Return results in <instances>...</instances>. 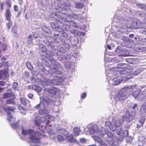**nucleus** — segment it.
I'll list each match as a JSON object with an SVG mask.
<instances>
[{
	"instance_id": "f257e3e1",
	"label": "nucleus",
	"mask_w": 146,
	"mask_h": 146,
	"mask_svg": "<svg viewBox=\"0 0 146 146\" xmlns=\"http://www.w3.org/2000/svg\"><path fill=\"white\" fill-rule=\"evenodd\" d=\"M51 116L49 115H46L40 118L38 117H36L34 121V124L35 125L38 127V128L41 132L42 133L44 132V129L47 130L49 134L51 135L52 133V129L50 128L48 129L47 126L48 123H50L49 119Z\"/></svg>"
},
{
	"instance_id": "f03ea898",
	"label": "nucleus",
	"mask_w": 146,
	"mask_h": 146,
	"mask_svg": "<svg viewBox=\"0 0 146 146\" xmlns=\"http://www.w3.org/2000/svg\"><path fill=\"white\" fill-rule=\"evenodd\" d=\"M22 133L24 135H29V138L33 142L40 143V139L47 137V136L44 134H42L41 133L37 131L35 132L34 130L30 129L25 130L23 127L22 128Z\"/></svg>"
},
{
	"instance_id": "7ed1b4c3",
	"label": "nucleus",
	"mask_w": 146,
	"mask_h": 146,
	"mask_svg": "<svg viewBox=\"0 0 146 146\" xmlns=\"http://www.w3.org/2000/svg\"><path fill=\"white\" fill-rule=\"evenodd\" d=\"M124 65H125V64L122 63L118 64H117V67L119 68L122 69L119 70V73L121 75H124L125 76H126L131 75V72L132 71V69L124 68L123 67Z\"/></svg>"
},
{
	"instance_id": "20e7f679",
	"label": "nucleus",
	"mask_w": 146,
	"mask_h": 146,
	"mask_svg": "<svg viewBox=\"0 0 146 146\" xmlns=\"http://www.w3.org/2000/svg\"><path fill=\"white\" fill-rule=\"evenodd\" d=\"M134 115L133 113L126 112L122 116L123 121H125L127 122H129L134 119Z\"/></svg>"
},
{
	"instance_id": "39448f33",
	"label": "nucleus",
	"mask_w": 146,
	"mask_h": 146,
	"mask_svg": "<svg viewBox=\"0 0 146 146\" xmlns=\"http://www.w3.org/2000/svg\"><path fill=\"white\" fill-rule=\"evenodd\" d=\"M116 97L117 99L119 100H122L126 99L128 95V91L124 89L122 90L119 93L117 94Z\"/></svg>"
},
{
	"instance_id": "423d86ee",
	"label": "nucleus",
	"mask_w": 146,
	"mask_h": 146,
	"mask_svg": "<svg viewBox=\"0 0 146 146\" xmlns=\"http://www.w3.org/2000/svg\"><path fill=\"white\" fill-rule=\"evenodd\" d=\"M131 25L135 29H142L144 27L143 22L142 23L139 20L136 22H133Z\"/></svg>"
},
{
	"instance_id": "0eeeda50",
	"label": "nucleus",
	"mask_w": 146,
	"mask_h": 146,
	"mask_svg": "<svg viewBox=\"0 0 146 146\" xmlns=\"http://www.w3.org/2000/svg\"><path fill=\"white\" fill-rule=\"evenodd\" d=\"M52 102V101L49 98L46 99L43 98L42 101V105L44 108H46Z\"/></svg>"
},
{
	"instance_id": "6e6552de",
	"label": "nucleus",
	"mask_w": 146,
	"mask_h": 146,
	"mask_svg": "<svg viewBox=\"0 0 146 146\" xmlns=\"http://www.w3.org/2000/svg\"><path fill=\"white\" fill-rule=\"evenodd\" d=\"M11 14L10 10L9 9H6L5 14L6 19L8 21H11Z\"/></svg>"
},
{
	"instance_id": "1a4fd4ad",
	"label": "nucleus",
	"mask_w": 146,
	"mask_h": 146,
	"mask_svg": "<svg viewBox=\"0 0 146 146\" xmlns=\"http://www.w3.org/2000/svg\"><path fill=\"white\" fill-rule=\"evenodd\" d=\"M48 92L51 94H55L57 93L58 90L56 88L51 87L48 88Z\"/></svg>"
},
{
	"instance_id": "9d476101",
	"label": "nucleus",
	"mask_w": 146,
	"mask_h": 146,
	"mask_svg": "<svg viewBox=\"0 0 146 146\" xmlns=\"http://www.w3.org/2000/svg\"><path fill=\"white\" fill-rule=\"evenodd\" d=\"M140 113L141 114H146V104L144 103L142 105L140 109Z\"/></svg>"
},
{
	"instance_id": "9b49d317",
	"label": "nucleus",
	"mask_w": 146,
	"mask_h": 146,
	"mask_svg": "<svg viewBox=\"0 0 146 146\" xmlns=\"http://www.w3.org/2000/svg\"><path fill=\"white\" fill-rule=\"evenodd\" d=\"M3 109L5 111H13L16 108H14L13 106H8L3 107Z\"/></svg>"
},
{
	"instance_id": "f8f14e48",
	"label": "nucleus",
	"mask_w": 146,
	"mask_h": 146,
	"mask_svg": "<svg viewBox=\"0 0 146 146\" xmlns=\"http://www.w3.org/2000/svg\"><path fill=\"white\" fill-rule=\"evenodd\" d=\"M66 139L70 143L74 142L75 141V139L74 138L73 135L71 134L66 137Z\"/></svg>"
},
{
	"instance_id": "ddd939ff",
	"label": "nucleus",
	"mask_w": 146,
	"mask_h": 146,
	"mask_svg": "<svg viewBox=\"0 0 146 146\" xmlns=\"http://www.w3.org/2000/svg\"><path fill=\"white\" fill-rule=\"evenodd\" d=\"M141 91V90L139 88H136L134 92L132 93V95L135 98H136Z\"/></svg>"
},
{
	"instance_id": "4468645a",
	"label": "nucleus",
	"mask_w": 146,
	"mask_h": 146,
	"mask_svg": "<svg viewBox=\"0 0 146 146\" xmlns=\"http://www.w3.org/2000/svg\"><path fill=\"white\" fill-rule=\"evenodd\" d=\"M18 108L21 114L25 115L26 113V110L20 105H18Z\"/></svg>"
},
{
	"instance_id": "2eb2a0df",
	"label": "nucleus",
	"mask_w": 146,
	"mask_h": 146,
	"mask_svg": "<svg viewBox=\"0 0 146 146\" xmlns=\"http://www.w3.org/2000/svg\"><path fill=\"white\" fill-rule=\"evenodd\" d=\"M145 96V94L143 92H142L141 91L136 98L138 100H143Z\"/></svg>"
},
{
	"instance_id": "dca6fc26",
	"label": "nucleus",
	"mask_w": 146,
	"mask_h": 146,
	"mask_svg": "<svg viewBox=\"0 0 146 146\" xmlns=\"http://www.w3.org/2000/svg\"><path fill=\"white\" fill-rule=\"evenodd\" d=\"M6 103L7 104H15V101L14 98H11L6 100Z\"/></svg>"
},
{
	"instance_id": "f3484780",
	"label": "nucleus",
	"mask_w": 146,
	"mask_h": 146,
	"mask_svg": "<svg viewBox=\"0 0 146 146\" xmlns=\"http://www.w3.org/2000/svg\"><path fill=\"white\" fill-rule=\"evenodd\" d=\"M73 131L74 133L76 136H78V135L79 133L81 131L80 128L77 127H75L73 129Z\"/></svg>"
},
{
	"instance_id": "a211bd4d",
	"label": "nucleus",
	"mask_w": 146,
	"mask_h": 146,
	"mask_svg": "<svg viewBox=\"0 0 146 146\" xmlns=\"http://www.w3.org/2000/svg\"><path fill=\"white\" fill-rule=\"evenodd\" d=\"M33 89L36 92H40L42 91L41 88L38 86L33 85L32 86Z\"/></svg>"
},
{
	"instance_id": "6ab92c4d",
	"label": "nucleus",
	"mask_w": 146,
	"mask_h": 146,
	"mask_svg": "<svg viewBox=\"0 0 146 146\" xmlns=\"http://www.w3.org/2000/svg\"><path fill=\"white\" fill-rule=\"evenodd\" d=\"M19 121H18L13 123H11L10 125L14 129L18 128L19 127V125L18 124L19 123Z\"/></svg>"
},
{
	"instance_id": "aec40b11",
	"label": "nucleus",
	"mask_w": 146,
	"mask_h": 146,
	"mask_svg": "<svg viewBox=\"0 0 146 146\" xmlns=\"http://www.w3.org/2000/svg\"><path fill=\"white\" fill-rule=\"evenodd\" d=\"M27 100L24 97H21L20 98V101L21 104L26 106L27 104Z\"/></svg>"
},
{
	"instance_id": "412c9836",
	"label": "nucleus",
	"mask_w": 146,
	"mask_h": 146,
	"mask_svg": "<svg viewBox=\"0 0 146 146\" xmlns=\"http://www.w3.org/2000/svg\"><path fill=\"white\" fill-rule=\"evenodd\" d=\"M132 69V71L131 72V74L135 75H138L141 72V70L139 68L133 71V68H131Z\"/></svg>"
},
{
	"instance_id": "4be33fe9",
	"label": "nucleus",
	"mask_w": 146,
	"mask_h": 146,
	"mask_svg": "<svg viewBox=\"0 0 146 146\" xmlns=\"http://www.w3.org/2000/svg\"><path fill=\"white\" fill-rule=\"evenodd\" d=\"M62 135L65 136V134L62 133H61V135H58L57 136L58 139L59 141H63L65 140L64 137Z\"/></svg>"
},
{
	"instance_id": "5701e85b",
	"label": "nucleus",
	"mask_w": 146,
	"mask_h": 146,
	"mask_svg": "<svg viewBox=\"0 0 146 146\" xmlns=\"http://www.w3.org/2000/svg\"><path fill=\"white\" fill-rule=\"evenodd\" d=\"M12 96V93L7 92L3 95V98L5 99L10 97Z\"/></svg>"
},
{
	"instance_id": "b1692460",
	"label": "nucleus",
	"mask_w": 146,
	"mask_h": 146,
	"mask_svg": "<svg viewBox=\"0 0 146 146\" xmlns=\"http://www.w3.org/2000/svg\"><path fill=\"white\" fill-rule=\"evenodd\" d=\"M145 120V117L143 116H142L139 120V122L140 123V124H141L142 126H143Z\"/></svg>"
},
{
	"instance_id": "393cba45",
	"label": "nucleus",
	"mask_w": 146,
	"mask_h": 146,
	"mask_svg": "<svg viewBox=\"0 0 146 146\" xmlns=\"http://www.w3.org/2000/svg\"><path fill=\"white\" fill-rule=\"evenodd\" d=\"M75 7L80 9L82 8L84 6V5L83 3H76L75 5Z\"/></svg>"
},
{
	"instance_id": "a878e982",
	"label": "nucleus",
	"mask_w": 146,
	"mask_h": 146,
	"mask_svg": "<svg viewBox=\"0 0 146 146\" xmlns=\"http://www.w3.org/2000/svg\"><path fill=\"white\" fill-rule=\"evenodd\" d=\"M7 115L8 116V118L7 119L8 121H12V119H13V117L11 113L8 112L7 113Z\"/></svg>"
},
{
	"instance_id": "bb28decb",
	"label": "nucleus",
	"mask_w": 146,
	"mask_h": 146,
	"mask_svg": "<svg viewBox=\"0 0 146 146\" xmlns=\"http://www.w3.org/2000/svg\"><path fill=\"white\" fill-rule=\"evenodd\" d=\"M6 74V71L4 70H0V79L3 77Z\"/></svg>"
},
{
	"instance_id": "cd10ccee",
	"label": "nucleus",
	"mask_w": 146,
	"mask_h": 146,
	"mask_svg": "<svg viewBox=\"0 0 146 146\" xmlns=\"http://www.w3.org/2000/svg\"><path fill=\"white\" fill-rule=\"evenodd\" d=\"M26 65L29 70H31L33 69V67L29 62H27L26 63Z\"/></svg>"
},
{
	"instance_id": "c85d7f7f",
	"label": "nucleus",
	"mask_w": 146,
	"mask_h": 146,
	"mask_svg": "<svg viewBox=\"0 0 146 146\" xmlns=\"http://www.w3.org/2000/svg\"><path fill=\"white\" fill-rule=\"evenodd\" d=\"M105 133L107 135L108 137L112 138L113 136V135L110 131L108 130L105 131Z\"/></svg>"
},
{
	"instance_id": "c756f323",
	"label": "nucleus",
	"mask_w": 146,
	"mask_h": 146,
	"mask_svg": "<svg viewBox=\"0 0 146 146\" xmlns=\"http://www.w3.org/2000/svg\"><path fill=\"white\" fill-rule=\"evenodd\" d=\"M34 36L32 35H29L28 37V39H29L28 40V43H30L32 42V38H34Z\"/></svg>"
},
{
	"instance_id": "7c9ffc66",
	"label": "nucleus",
	"mask_w": 146,
	"mask_h": 146,
	"mask_svg": "<svg viewBox=\"0 0 146 146\" xmlns=\"http://www.w3.org/2000/svg\"><path fill=\"white\" fill-rule=\"evenodd\" d=\"M122 129L121 128H119L116 131V133L118 135H120L122 132Z\"/></svg>"
},
{
	"instance_id": "2f4dec72",
	"label": "nucleus",
	"mask_w": 146,
	"mask_h": 146,
	"mask_svg": "<svg viewBox=\"0 0 146 146\" xmlns=\"http://www.w3.org/2000/svg\"><path fill=\"white\" fill-rule=\"evenodd\" d=\"M94 139L95 141L99 142H101L102 141L101 139L99 137L97 136H94Z\"/></svg>"
},
{
	"instance_id": "473e14b6",
	"label": "nucleus",
	"mask_w": 146,
	"mask_h": 146,
	"mask_svg": "<svg viewBox=\"0 0 146 146\" xmlns=\"http://www.w3.org/2000/svg\"><path fill=\"white\" fill-rule=\"evenodd\" d=\"M58 70V68L56 66H54L52 68V70L53 71V72L54 73H55L56 72H57V71Z\"/></svg>"
},
{
	"instance_id": "72a5a7b5",
	"label": "nucleus",
	"mask_w": 146,
	"mask_h": 146,
	"mask_svg": "<svg viewBox=\"0 0 146 146\" xmlns=\"http://www.w3.org/2000/svg\"><path fill=\"white\" fill-rule=\"evenodd\" d=\"M140 51L141 52H145L146 51V47H140L139 48Z\"/></svg>"
},
{
	"instance_id": "f704fd0d",
	"label": "nucleus",
	"mask_w": 146,
	"mask_h": 146,
	"mask_svg": "<svg viewBox=\"0 0 146 146\" xmlns=\"http://www.w3.org/2000/svg\"><path fill=\"white\" fill-rule=\"evenodd\" d=\"M18 83L15 82L13 83L12 87L13 89H15L18 87Z\"/></svg>"
},
{
	"instance_id": "c9c22d12",
	"label": "nucleus",
	"mask_w": 146,
	"mask_h": 146,
	"mask_svg": "<svg viewBox=\"0 0 146 146\" xmlns=\"http://www.w3.org/2000/svg\"><path fill=\"white\" fill-rule=\"evenodd\" d=\"M9 21V22L6 24V25L8 29H9L10 28L11 26L12 25V23L11 21Z\"/></svg>"
},
{
	"instance_id": "e433bc0d",
	"label": "nucleus",
	"mask_w": 146,
	"mask_h": 146,
	"mask_svg": "<svg viewBox=\"0 0 146 146\" xmlns=\"http://www.w3.org/2000/svg\"><path fill=\"white\" fill-rule=\"evenodd\" d=\"M115 126L117 127H119L121 125V123L119 122V121H115Z\"/></svg>"
},
{
	"instance_id": "4c0bfd02",
	"label": "nucleus",
	"mask_w": 146,
	"mask_h": 146,
	"mask_svg": "<svg viewBox=\"0 0 146 146\" xmlns=\"http://www.w3.org/2000/svg\"><path fill=\"white\" fill-rule=\"evenodd\" d=\"M38 113L39 115H43L44 114L43 110L41 109H40L38 111Z\"/></svg>"
},
{
	"instance_id": "58836bf2",
	"label": "nucleus",
	"mask_w": 146,
	"mask_h": 146,
	"mask_svg": "<svg viewBox=\"0 0 146 146\" xmlns=\"http://www.w3.org/2000/svg\"><path fill=\"white\" fill-rule=\"evenodd\" d=\"M70 32L73 34H76L77 33V31L76 29H72L70 31Z\"/></svg>"
},
{
	"instance_id": "ea45409f",
	"label": "nucleus",
	"mask_w": 146,
	"mask_h": 146,
	"mask_svg": "<svg viewBox=\"0 0 146 146\" xmlns=\"http://www.w3.org/2000/svg\"><path fill=\"white\" fill-rule=\"evenodd\" d=\"M86 93L85 92H84L82 94L81 96V97L82 98H84L86 97Z\"/></svg>"
},
{
	"instance_id": "a19ab883",
	"label": "nucleus",
	"mask_w": 146,
	"mask_h": 146,
	"mask_svg": "<svg viewBox=\"0 0 146 146\" xmlns=\"http://www.w3.org/2000/svg\"><path fill=\"white\" fill-rule=\"evenodd\" d=\"M22 12V9H21V10H19L18 11V13L17 14L16 17H19V16H20V15L21 14Z\"/></svg>"
},
{
	"instance_id": "79ce46f5",
	"label": "nucleus",
	"mask_w": 146,
	"mask_h": 146,
	"mask_svg": "<svg viewBox=\"0 0 146 146\" xmlns=\"http://www.w3.org/2000/svg\"><path fill=\"white\" fill-rule=\"evenodd\" d=\"M33 96V94L31 93H30L29 94L27 95L28 97L29 98L32 99Z\"/></svg>"
},
{
	"instance_id": "37998d69",
	"label": "nucleus",
	"mask_w": 146,
	"mask_h": 146,
	"mask_svg": "<svg viewBox=\"0 0 146 146\" xmlns=\"http://www.w3.org/2000/svg\"><path fill=\"white\" fill-rule=\"evenodd\" d=\"M40 107V104H38L37 105L34 107V108L35 109H37L39 108Z\"/></svg>"
},
{
	"instance_id": "c03bdc74",
	"label": "nucleus",
	"mask_w": 146,
	"mask_h": 146,
	"mask_svg": "<svg viewBox=\"0 0 146 146\" xmlns=\"http://www.w3.org/2000/svg\"><path fill=\"white\" fill-rule=\"evenodd\" d=\"M14 10L15 11H17L18 10V7L17 5H15L14 6Z\"/></svg>"
},
{
	"instance_id": "a18cd8bd",
	"label": "nucleus",
	"mask_w": 146,
	"mask_h": 146,
	"mask_svg": "<svg viewBox=\"0 0 146 146\" xmlns=\"http://www.w3.org/2000/svg\"><path fill=\"white\" fill-rule=\"evenodd\" d=\"M5 82L3 81H0V86H4L5 85Z\"/></svg>"
},
{
	"instance_id": "49530a36",
	"label": "nucleus",
	"mask_w": 146,
	"mask_h": 146,
	"mask_svg": "<svg viewBox=\"0 0 146 146\" xmlns=\"http://www.w3.org/2000/svg\"><path fill=\"white\" fill-rule=\"evenodd\" d=\"M80 142H82V143H85L86 142V140L84 138H82L80 139Z\"/></svg>"
},
{
	"instance_id": "de8ad7c7",
	"label": "nucleus",
	"mask_w": 146,
	"mask_h": 146,
	"mask_svg": "<svg viewBox=\"0 0 146 146\" xmlns=\"http://www.w3.org/2000/svg\"><path fill=\"white\" fill-rule=\"evenodd\" d=\"M57 72H56V73L57 74L60 75L62 74V72L61 71L59 70H58L57 71Z\"/></svg>"
},
{
	"instance_id": "09e8293b",
	"label": "nucleus",
	"mask_w": 146,
	"mask_h": 146,
	"mask_svg": "<svg viewBox=\"0 0 146 146\" xmlns=\"http://www.w3.org/2000/svg\"><path fill=\"white\" fill-rule=\"evenodd\" d=\"M70 23H72L73 24V26L74 27H77V24L75 22H74L72 21H70Z\"/></svg>"
},
{
	"instance_id": "8fccbe9b",
	"label": "nucleus",
	"mask_w": 146,
	"mask_h": 146,
	"mask_svg": "<svg viewBox=\"0 0 146 146\" xmlns=\"http://www.w3.org/2000/svg\"><path fill=\"white\" fill-rule=\"evenodd\" d=\"M137 104H135L132 107V109L133 110H134L135 108H137Z\"/></svg>"
},
{
	"instance_id": "3c124183",
	"label": "nucleus",
	"mask_w": 146,
	"mask_h": 146,
	"mask_svg": "<svg viewBox=\"0 0 146 146\" xmlns=\"http://www.w3.org/2000/svg\"><path fill=\"white\" fill-rule=\"evenodd\" d=\"M125 134V136H127L128 135V132L127 130H125L124 131L123 134Z\"/></svg>"
},
{
	"instance_id": "603ef678",
	"label": "nucleus",
	"mask_w": 146,
	"mask_h": 146,
	"mask_svg": "<svg viewBox=\"0 0 146 146\" xmlns=\"http://www.w3.org/2000/svg\"><path fill=\"white\" fill-rule=\"evenodd\" d=\"M25 76L28 77L29 75V73L27 71H26L25 72Z\"/></svg>"
},
{
	"instance_id": "864d4df0",
	"label": "nucleus",
	"mask_w": 146,
	"mask_h": 146,
	"mask_svg": "<svg viewBox=\"0 0 146 146\" xmlns=\"http://www.w3.org/2000/svg\"><path fill=\"white\" fill-rule=\"evenodd\" d=\"M133 89H134V90L135 89V87L133 86L131 87V88L129 90V91L130 92L131 91L133 92L132 90Z\"/></svg>"
},
{
	"instance_id": "5fc2aeb1",
	"label": "nucleus",
	"mask_w": 146,
	"mask_h": 146,
	"mask_svg": "<svg viewBox=\"0 0 146 146\" xmlns=\"http://www.w3.org/2000/svg\"><path fill=\"white\" fill-rule=\"evenodd\" d=\"M143 126H141V124L140 125H137L136 128H139L140 127H142Z\"/></svg>"
},
{
	"instance_id": "6e6d98bb",
	"label": "nucleus",
	"mask_w": 146,
	"mask_h": 146,
	"mask_svg": "<svg viewBox=\"0 0 146 146\" xmlns=\"http://www.w3.org/2000/svg\"><path fill=\"white\" fill-rule=\"evenodd\" d=\"M143 21L144 24L146 25V17L143 19Z\"/></svg>"
},
{
	"instance_id": "4d7b16f0",
	"label": "nucleus",
	"mask_w": 146,
	"mask_h": 146,
	"mask_svg": "<svg viewBox=\"0 0 146 146\" xmlns=\"http://www.w3.org/2000/svg\"><path fill=\"white\" fill-rule=\"evenodd\" d=\"M143 93L144 94H145V96L146 97V88L143 91Z\"/></svg>"
},
{
	"instance_id": "13d9d810",
	"label": "nucleus",
	"mask_w": 146,
	"mask_h": 146,
	"mask_svg": "<svg viewBox=\"0 0 146 146\" xmlns=\"http://www.w3.org/2000/svg\"><path fill=\"white\" fill-rule=\"evenodd\" d=\"M142 33L146 35V29L143 31Z\"/></svg>"
},
{
	"instance_id": "bf43d9fd",
	"label": "nucleus",
	"mask_w": 146,
	"mask_h": 146,
	"mask_svg": "<svg viewBox=\"0 0 146 146\" xmlns=\"http://www.w3.org/2000/svg\"><path fill=\"white\" fill-rule=\"evenodd\" d=\"M107 48H108L109 50H110L111 49V47L110 46V45L109 44L107 45Z\"/></svg>"
},
{
	"instance_id": "052dcab7",
	"label": "nucleus",
	"mask_w": 146,
	"mask_h": 146,
	"mask_svg": "<svg viewBox=\"0 0 146 146\" xmlns=\"http://www.w3.org/2000/svg\"><path fill=\"white\" fill-rule=\"evenodd\" d=\"M142 146H146V142H145L142 143Z\"/></svg>"
},
{
	"instance_id": "680f3d73",
	"label": "nucleus",
	"mask_w": 146,
	"mask_h": 146,
	"mask_svg": "<svg viewBox=\"0 0 146 146\" xmlns=\"http://www.w3.org/2000/svg\"><path fill=\"white\" fill-rule=\"evenodd\" d=\"M132 77H133L132 76L127 77H126V78L127 79H130Z\"/></svg>"
},
{
	"instance_id": "e2e57ef3",
	"label": "nucleus",
	"mask_w": 146,
	"mask_h": 146,
	"mask_svg": "<svg viewBox=\"0 0 146 146\" xmlns=\"http://www.w3.org/2000/svg\"><path fill=\"white\" fill-rule=\"evenodd\" d=\"M4 89V88H0V92L2 90H3Z\"/></svg>"
},
{
	"instance_id": "0e129e2a",
	"label": "nucleus",
	"mask_w": 146,
	"mask_h": 146,
	"mask_svg": "<svg viewBox=\"0 0 146 146\" xmlns=\"http://www.w3.org/2000/svg\"><path fill=\"white\" fill-rule=\"evenodd\" d=\"M50 24L52 25H52L53 24L54 26V25H55V24L54 23H52V22H51L50 23Z\"/></svg>"
},
{
	"instance_id": "69168bd1",
	"label": "nucleus",
	"mask_w": 146,
	"mask_h": 146,
	"mask_svg": "<svg viewBox=\"0 0 146 146\" xmlns=\"http://www.w3.org/2000/svg\"><path fill=\"white\" fill-rule=\"evenodd\" d=\"M129 37H130L131 36L133 37L134 36V35L133 34H130L129 35Z\"/></svg>"
},
{
	"instance_id": "338daca9",
	"label": "nucleus",
	"mask_w": 146,
	"mask_h": 146,
	"mask_svg": "<svg viewBox=\"0 0 146 146\" xmlns=\"http://www.w3.org/2000/svg\"><path fill=\"white\" fill-rule=\"evenodd\" d=\"M3 66V63H0V67H2Z\"/></svg>"
},
{
	"instance_id": "774afa93",
	"label": "nucleus",
	"mask_w": 146,
	"mask_h": 146,
	"mask_svg": "<svg viewBox=\"0 0 146 146\" xmlns=\"http://www.w3.org/2000/svg\"><path fill=\"white\" fill-rule=\"evenodd\" d=\"M89 146H97L96 145L94 144L89 145Z\"/></svg>"
}]
</instances>
